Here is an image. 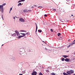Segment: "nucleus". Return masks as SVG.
Listing matches in <instances>:
<instances>
[{
  "label": "nucleus",
  "instance_id": "obj_1",
  "mask_svg": "<svg viewBox=\"0 0 75 75\" xmlns=\"http://www.w3.org/2000/svg\"><path fill=\"white\" fill-rule=\"evenodd\" d=\"M15 33L17 36H19V35H20V33H19V32H18V31L17 30H16Z\"/></svg>",
  "mask_w": 75,
  "mask_h": 75
},
{
  "label": "nucleus",
  "instance_id": "obj_2",
  "mask_svg": "<svg viewBox=\"0 0 75 75\" xmlns=\"http://www.w3.org/2000/svg\"><path fill=\"white\" fill-rule=\"evenodd\" d=\"M19 21L21 22H24L25 21V20L22 18H21L19 19Z\"/></svg>",
  "mask_w": 75,
  "mask_h": 75
},
{
  "label": "nucleus",
  "instance_id": "obj_3",
  "mask_svg": "<svg viewBox=\"0 0 75 75\" xmlns=\"http://www.w3.org/2000/svg\"><path fill=\"white\" fill-rule=\"evenodd\" d=\"M24 52L23 51L21 52L20 51H19V54L20 55H22L23 54H24Z\"/></svg>",
  "mask_w": 75,
  "mask_h": 75
},
{
  "label": "nucleus",
  "instance_id": "obj_4",
  "mask_svg": "<svg viewBox=\"0 0 75 75\" xmlns=\"http://www.w3.org/2000/svg\"><path fill=\"white\" fill-rule=\"evenodd\" d=\"M19 51L21 52L23 51V52H25V50H24V48L20 49V50Z\"/></svg>",
  "mask_w": 75,
  "mask_h": 75
},
{
  "label": "nucleus",
  "instance_id": "obj_5",
  "mask_svg": "<svg viewBox=\"0 0 75 75\" xmlns=\"http://www.w3.org/2000/svg\"><path fill=\"white\" fill-rule=\"evenodd\" d=\"M65 61L66 62H71V61L69 59L66 58L65 59Z\"/></svg>",
  "mask_w": 75,
  "mask_h": 75
},
{
  "label": "nucleus",
  "instance_id": "obj_6",
  "mask_svg": "<svg viewBox=\"0 0 75 75\" xmlns=\"http://www.w3.org/2000/svg\"><path fill=\"white\" fill-rule=\"evenodd\" d=\"M36 26V31H35V33H36V34H37V29L38 28V27H37V23H35Z\"/></svg>",
  "mask_w": 75,
  "mask_h": 75
},
{
  "label": "nucleus",
  "instance_id": "obj_7",
  "mask_svg": "<svg viewBox=\"0 0 75 75\" xmlns=\"http://www.w3.org/2000/svg\"><path fill=\"white\" fill-rule=\"evenodd\" d=\"M32 75H37V72L36 71H34L32 73Z\"/></svg>",
  "mask_w": 75,
  "mask_h": 75
},
{
  "label": "nucleus",
  "instance_id": "obj_8",
  "mask_svg": "<svg viewBox=\"0 0 75 75\" xmlns=\"http://www.w3.org/2000/svg\"><path fill=\"white\" fill-rule=\"evenodd\" d=\"M21 34H22V35H22V37H24V36H25V33H20Z\"/></svg>",
  "mask_w": 75,
  "mask_h": 75
},
{
  "label": "nucleus",
  "instance_id": "obj_9",
  "mask_svg": "<svg viewBox=\"0 0 75 75\" xmlns=\"http://www.w3.org/2000/svg\"><path fill=\"white\" fill-rule=\"evenodd\" d=\"M0 11H1V12L2 13H3V12H4V8L1 9H0Z\"/></svg>",
  "mask_w": 75,
  "mask_h": 75
},
{
  "label": "nucleus",
  "instance_id": "obj_10",
  "mask_svg": "<svg viewBox=\"0 0 75 75\" xmlns=\"http://www.w3.org/2000/svg\"><path fill=\"white\" fill-rule=\"evenodd\" d=\"M67 74H68L69 75H71V72H70V71H67Z\"/></svg>",
  "mask_w": 75,
  "mask_h": 75
},
{
  "label": "nucleus",
  "instance_id": "obj_11",
  "mask_svg": "<svg viewBox=\"0 0 75 75\" xmlns=\"http://www.w3.org/2000/svg\"><path fill=\"white\" fill-rule=\"evenodd\" d=\"M70 71V73H71V74H74V70H71Z\"/></svg>",
  "mask_w": 75,
  "mask_h": 75
},
{
  "label": "nucleus",
  "instance_id": "obj_12",
  "mask_svg": "<svg viewBox=\"0 0 75 75\" xmlns=\"http://www.w3.org/2000/svg\"><path fill=\"white\" fill-rule=\"evenodd\" d=\"M4 8L3 6L2 5H0V9H1L2 8Z\"/></svg>",
  "mask_w": 75,
  "mask_h": 75
},
{
  "label": "nucleus",
  "instance_id": "obj_13",
  "mask_svg": "<svg viewBox=\"0 0 75 75\" xmlns=\"http://www.w3.org/2000/svg\"><path fill=\"white\" fill-rule=\"evenodd\" d=\"M22 6L21 3H19L18 4V6Z\"/></svg>",
  "mask_w": 75,
  "mask_h": 75
},
{
  "label": "nucleus",
  "instance_id": "obj_14",
  "mask_svg": "<svg viewBox=\"0 0 75 75\" xmlns=\"http://www.w3.org/2000/svg\"><path fill=\"white\" fill-rule=\"evenodd\" d=\"M62 57H64V58H67V57H68V56L67 55H63L62 56Z\"/></svg>",
  "mask_w": 75,
  "mask_h": 75
},
{
  "label": "nucleus",
  "instance_id": "obj_15",
  "mask_svg": "<svg viewBox=\"0 0 75 75\" xmlns=\"http://www.w3.org/2000/svg\"><path fill=\"white\" fill-rule=\"evenodd\" d=\"M72 44H70V45H69V46H68L67 47V48H69V47H71V46H72Z\"/></svg>",
  "mask_w": 75,
  "mask_h": 75
},
{
  "label": "nucleus",
  "instance_id": "obj_16",
  "mask_svg": "<svg viewBox=\"0 0 75 75\" xmlns=\"http://www.w3.org/2000/svg\"><path fill=\"white\" fill-rule=\"evenodd\" d=\"M12 35L13 37H14L15 36H16V34L15 33H13V34Z\"/></svg>",
  "mask_w": 75,
  "mask_h": 75
},
{
  "label": "nucleus",
  "instance_id": "obj_17",
  "mask_svg": "<svg viewBox=\"0 0 75 75\" xmlns=\"http://www.w3.org/2000/svg\"><path fill=\"white\" fill-rule=\"evenodd\" d=\"M19 32H26V31H24V30H21L19 31Z\"/></svg>",
  "mask_w": 75,
  "mask_h": 75
},
{
  "label": "nucleus",
  "instance_id": "obj_18",
  "mask_svg": "<svg viewBox=\"0 0 75 75\" xmlns=\"http://www.w3.org/2000/svg\"><path fill=\"white\" fill-rule=\"evenodd\" d=\"M26 33L27 35H30V32H28L27 33Z\"/></svg>",
  "mask_w": 75,
  "mask_h": 75
},
{
  "label": "nucleus",
  "instance_id": "obj_19",
  "mask_svg": "<svg viewBox=\"0 0 75 75\" xmlns=\"http://www.w3.org/2000/svg\"><path fill=\"white\" fill-rule=\"evenodd\" d=\"M63 75H68V74H67L65 73H63Z\"/></svg>",
  "mask_w": 75,
  "mask_h": 75
},
{
  "label": "nucleus",
  "instance_id": "obj_20",
  "mask_svg": "<svg viewBox=\"0 0 75 75\" xmlns=\"http://www.w3.org/2000/svg\"><path fill=\"white\" fill-rule=\"evenodd\" d=\"M22 0H20L18 2V3H20V2H22Z\"/></svg>",
  "mask_w": 75,
  "mask_h": 75
},
{
  "label": "nucleus",
  "instance_id": "obj_21",
  "mask_svg": "<svg viewBox=\"0 0 75 75\" xmlns=\"http://www.w3.org/2000/svg\"><path fill=\"white\" fill-rule=\"evenodd\" d=\"M65 60V59L64 58H63L62 59V61H64Z\"/></svg>",
  "mask_w": 75,
  "mask_h": 75
},
{
  "label": "nucleus",
  "instance_id": "obj_22",
  "mask_svg": "<svg viewBox=\"0 0 75 75\" xmlns=\"http://www.w3.org/2000/svg\"><path fill=\"white\" fill-rule=\"evenodd\" d=\"M22 36H19V37H18V38H20L21 37H22Z\"/></svg>",
  "mask_w": 75,
  "mask_h": 75
},
{
  "label": "nucleus",
  "instance_id": "obj_23",
  "mask_svg": "<svg viewBox=\"0 0 75 75\" xmlns=\"http://www.w3.org/2000/svg\"><path fill=\"white\" fill-rule=\"evenodd\" d=\"M16 18H17V17L16 16V17H13V19H14V20H15L16 19Z\"/></svg>",
  "mask_w": 75,
  "mask_h": 75
},
{
  "label": "nucleus",
  "instance_id": "obj_24",
  "mask_svg": "<svg viewBox=\"0 0 75 75\" xmlns=\"http://www.w3.org/2000/svg\"><path fill=\"white\" fill-rule=\"evenodd\" d=\"M38 31L40 33H41V32H42V30H38Z\"/></svg>",
  "mask_w": 75,
  "mask_h": 75
},
{
  "label": "nucleus",
  "instance_id": "obj_25",
  "mask_svg": "<svg viewBox=\"0 0 75 75\" xmlns=\"http://www.w3.org/2000/svg\"><path fill=\"white\" fill-rule=\"evenodd\" d=\"M51 74L52 75H55V74L54 73H51Z\"/></svg>",
  "mask_w": 75,
  "mask_h": 75
},
{
  "label": "nucleus",
  "instance_id": "obj_26",
  "mask_svg": "<svg viewBox=\"0 0 75 75\" xmlns=\"http://www.w3.org/2000/svg\"><path fill=\"white\" fill-rule=\"evenodd\" d=\"M38 8H39L41 9V8H42V6H38Z\"/></svg>",
  "mask_w": 75,
  "mask_h": 75
},
{
  "label": "nucleus",
  "instance_id": "obj_27",
  "mask_svg": "<svg viewBox=\"0 0 75 75\" xmlns=\"http://www.w3.org/2000/svg\"><path fill=\"white\" fill-rule=\"evenodd\" d=\"M39 75H43V74L41 73L40 72L39 73Z\"/></svg>",
  "mask_w": 75,
  "mask_h": 75
},
{
  "label": "nucleus",
  "instance_id": "obj_28",
  "mask_svg": "<svg viewBox=\"0 0 75 75\" xmlns=\"http://www.w3.org/2000/svg\"><path fill=\"white\" fill-rule=\"evenodd\" d=\"M11 59H12L14 60V57H11Z\"/></svg>",
  "mask_w": 75,
  "mask_h": 75
},
{
  "label": "nucleus",
  "instance_id": "obj_29",
  "mask_svg": "<svg viewBox=\"0 0 75 75\" xmlns=\"http://www.w3.org/2000/svg\"><path fill=\"white\" fill-rule=\"evenodd\" d=\"M6 4H4L2 5V6H4Z\"/></svg>",
  "mask_w": 75,
  "mask_h": 75
},
{
  "label": "nucleus",
  "instance_id": "obj_30",
  "mask_svg": "<svg viewBox=\"0 0 75 75\" xmlns=\"http://www.w3.org/2000/svg\"><path fill=\"white\" fill-rule=\"evenodd\" d=\"M57 35L58 36H59V35H61V33H59L57 34Z\"/></svg>",
  "mask_w": 75,
  "mask_h": 75
},
{
  "label": "nucleus",
  "instance_id": "obj_31",
  "mask_svg": "<svg viewBox=\"0 0 75 75\" xmlns=\"http://www.w3.org/2000/svg\"><path fill=\"white\" fill-rule=\"evenodd\" d=\"M12 8H10V11H11L12 10Z\"/></svg>",
  "mask_w": 75,
  "mask_h": 75
},
{
  "label": "nucleus",
  "instance_id": "obj_32",
  "mask_svg": "<svg viewBox=\"0 0 75 75\" xmlns=\"http://www.w3.org/2000/svg\"><path fill=\"white\" fill-rule=\"evenodd\" d=\"M31 11V10H28V12H30Z\"/></svg>",
  "mask_w": 75,
  "mask_h": 75
},
{
  "label": "nucleus",
  "instance_id": "obj_33",
  "mask_svg": "<svg viewBox=\"0 0 75 75\" xmlns=\"http://www.w3.org/2000/svg\"><path fill=\"white\" fill-rule=\"evenodd\" d=\"M45 49L46 50H48V49L46 48V47H45Z\"/></svg>",
  "mask_w": 75,
  "mask_h": 75
},
{
  "label": "nucleus",
  "instance_id": "obj_34",
  "mask_svg": "<svg viewBox=\"0 0 75 75\" xmlns=\"http://www.w3.org/2000/svg\"><path fill=\"white\" fill-rule=\"evenodd\" d=\"M52 9L54 11H56V9H55L52 8Z\"/></svg>",
  "mask_w": 75,
  "mask_h": 75
},
{
  "label": "nucleus",
  "instance_id": "obj_35",
  "mask_svg": "<svg viewBox=\"0 0 75 75\" xmlns=\"http://www.w3.org/2000/svg\"><path fill=\"white\" fill-rule=\"evenodd\" d=\"M45 17H47V15L46 14H45L44 15Z\"/></svg>",
  "mask_w": 75,
  "mask_h": 75
},
{
  "label": "nucleus",
  "instance_id": "obj_36",
  "mask_svg": "<svg viewBox=\"0 0 75 75\" xmlns=\"http://www.w3.org/2000/svg\"><path fill=\"white\" fill-rule=\"evenodd\" d=\"M75 44V42H74L72 43L71 44H72V45H73V44Z\"/></svg>",
  "mask_w": 75,
  "mask_h": 75
},
{
  "label": "nucleus",
  "instance_id": "obj_37",
  "mask_svg": "<svg viewBox=\"0 0 75 75\" xmlns=\"http://www.w3.org/2000/svg\"><path fill=\"white\" fill-rule=\"evenodd\" d=\"M48 68H50V69H51L52 68H51V67H49Z\"/></svg>",
  "mask_w": 75,
  "mask_h": 75
},
{
  "label": "nucleus",
  "instance_id": "obj_38",
  "mask_svg": "<svg viewBox=\"0 0 75 75\" xmlns=\"http://www.w3.org/2000/svg\"><path fill=\"white\" fill-rule=\"evenodd\" d=\"M50 30H51V31H52H52H53V30H52V29H50Z\"/></svg>",
  "mask_w": 75,
  "mask_h": 75
},
{
  "label": "nucleus",
  "instance_id": "obj_39",
  "mask_svg": "<svg viewBox=\"0 0 75 75\" xmlns=\"http://www.w3.org/2000/svg\"><path fill=\"white\" fill-rule=\"evenodd\" d=\"M22 1H24L25 0H22Z\"/></svg>",
  "mask_w": 75,
  "mask_h": 75
},
{
  "label": "nucleus",
  "instance_id": "obj_40",
  "mask_svg": "<svg viewBox=\"0 0 75 75\" xmlns=\"http://www.w3.org/2000/svg\"><path fill=\"white\" fill-rule=\"evenodd\" d=\"M35 7H37V6L36 5H34Z\"/></svg>",
  "mask_w": 75,
  "mask_h": 75
},
{
  "label": "nucleus",
  "instance_id": "obj_41",
  "mask_svg": "<svg viewBox=\"0 0 75 75\" xmlns=\"http://www.w3.org/2000/svg\"><path fill=\"white\" fill-rule=\"evenodd\" d=\"M2 18L3 19V16H2Z\"/></svg>",
  "mask_w": 75,
  "mask_h": 75
},
{
  "label": "nucleus",
  "instance_id": "obj_42",
  "mask_svg": "<svg viewBox=\"0 0 75 75\" xmlns=\"http://www.w3.org/2000/svg\"><path fill=\"white\" fill-rule=\"evenodd\" d=\"M19 75H23V74H20Z\"/></svg>",
  "mask_w": 75,
  "mask_h": 75
},
{
  "label": "nucleus",
  "instance_id": "obj_43",
  "mask_svg": "<svg viewBox=\"0 0 75 75\" xmlns=\"http://www.w3.org/2000/svg\"><path fill=\"white\" fill-rule=\"evenodd\" d=\"M71 17L73 16V15H71Z\"/></svg>",
  "mask_w": 75,
  "mask_h": 75
},
{
  "label": "nucleus",
  "instance_id": "obj_44",
  "mask_svg": "<svg viewBox=\"0 0 75 75\" xmlns=\"http://www.w3.org/2000/svg\"><path fill=\"white\" fill-rule=\"evenodd\" d=\"M32 8H34V7L32 6Z\"/></svg>",
  "mask_w": 75,
  "mask_h": 75
},
{
  "label": "nucleus",
  "instance_id": "obj_45",
  "mask_svg": "<svg viewBox=\"0 0 75 75\" xmlns=\"http://www.w3.org/2000/svg\"><path fill=\"white\" fill-rule=\"evenodd\" d=\"M75 40H74V42H75Z\"/></svg>",
  "mask_w": 75,
  "mask_h": 75
},
{
  "label": "nucleus",
  "instance_id": "obj_46",
  "mask_svg": "<svg viewBox=\"0 0 75 75\" xmlns=\"http://www.w3.org/2000/svg\"><path fill=\"white\" fill-rule=\"evenodd\" d=\"M3 45H3V44L2 45V46H3Z\"/></svg>",
  "mask_w": 75,
  "mask_h": 75
},
{
  "label": "nucleus",
  "instance_id": "obj_47",
  "mask_svg": "<svg viewBox=\"0 0 75 75\" xmlns=\"http://www.w3.org/2000/svg\"><path fill=\"white\" fill-rule=\"evenodd\" d=\"M70 17H71V16H70Z\"/></svg>",
  "mask_w": 75,
  "mask_h": 75
},
{
  "label": "nucleus",
  "instance_id": "obj_48",
  "mask_svg": "<svg viewBox=\"0 0 75 75\" xmlns=\"http://www.w3.org/2000/svg\"><path fill=\"white\" fill-rule=\"evenodd\" d=\"M9 13H10V11Z\"/></svg>",
  "mask_w": 75,
  "mask_h": 75
},
{
  "label": "nucleus",
  "instance_id": "obj_49",
  "mask_svg": "<svg viewBox=\"0 0 75 75\" xmlns=\"http://www.w3.org/2000/svg\"><path fill=\"white\" fill-rule=\"evenodd\" d=\"M42 42H44V41H43Z\"/></svg>",
  "mask_w": 75,
  "mask_h": 75
},
{
  "label": "nucleus",
  "instance_id": "obj_50",
  "mask_svg": "<svg viewBox=\"0 0 75 75\" xmlns=\"http://www.w3.org/2000/svg\"><path fill=\"white\" fill-rule=\"evenodd\" d=\"M69 40V41H70V40Z\"/></svg>",
  "mask_w": 75,
  "mask_h": 75
},
{
  "label": "nucleus",
  "instance_id": "obj_51",
  "mask_svg": "<svg viewBox=\"0 0 75 75\" xmlns=\"http://www.w3.org/2000/svg\"><path fill=\"white\" fill-rule=\"evenodd\" d=\"M47 71H48V70H47Z\"/></svg>",
  "mask_w": 75,
  "mask_h": 75
},
{
  "label": "nucleus",
  "instance_id": "obj_52",
  "mask_svg": "<svg viewBox=\"0 0 75 75\" xmlns=\"http://www.w3.org/2000/svg\"><path fill=\"white\" fill-rule=\"evenodd\" d=\"M74 54H75V53H74Z\"/></svg>",
  "mask_w": 75,
  "mask_h": 75
},
{
  "label": "nucleus",
  "instance_id": "obj_53",
  "mask_svg": "<svg viewBox=\"0 0 75 75\" xmlns=\"http://www.w3.org/2000/svg\"><path fill=\"white\" fill-rule=\"evenodd\" d=\"M60 38H62L61 37H60Z\"/></svg>",
  "mask_w": 75,
  "mask_h": 75
}]
</instances>
